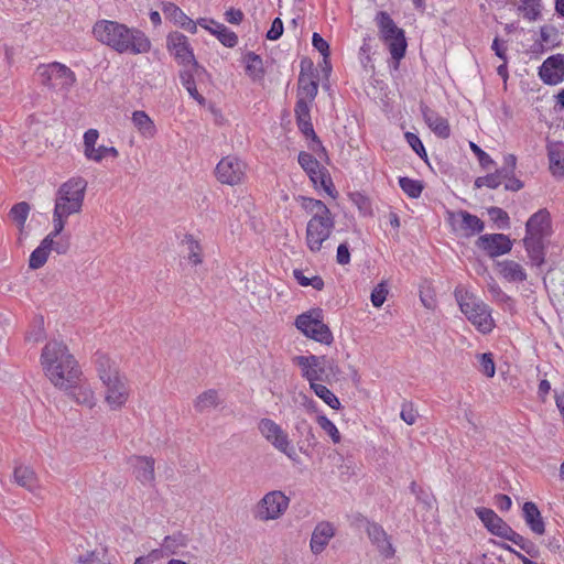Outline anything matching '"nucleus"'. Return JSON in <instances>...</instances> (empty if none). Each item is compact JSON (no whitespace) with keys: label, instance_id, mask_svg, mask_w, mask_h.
Returning a JSON list of instances; mask_svg holds the SVG:
<instances>
[{"label":"nucleus","instance_id":"obj_39","mask_svg":"<svg viewBox=\"0 0 564 564\" xmlns=\"http://www.w3.org/2000/svg\"><path fill=\"white\" fill-rule=\"evenodd\" d=\"M183 243L187 245L188 248V261L194 265L202 263V247L198 240L193 235L186 234Z\"/></svg>","mask_w":564,"mask_h":564},{"label":"nucleus","instance_id":"obj_50","mask_svg":"<svg viewBox=\"0 0 564 564\" xmlns=\"http://www.w3.org/2000/svg\"><path fill=\"white\" fill-rule=\"evenodd\" d=\"M517 164V158L513 154L503 156V164L496 171V174H487L486 176H513Z\"/></svg>","mask_w":564,"mask_h":564},{"label":"nucleus","instance_id":"obj_34","mask_svg":"<svg viewBox=\"0 0 564 564\" xmlns=\"http://www.w3.org/2000/svg\"><path fill=\"white\" fill-rule=\"evenodd\" d=\"M351 203L358 208L364 217H371L373 215L372 202L369 196L364 192L354 191L348 193Z\"/></svg>","mask_w":564,"mask_h":564},{"label":"nucleus","instance_id":"obj_22","mask_svg":"<svg viewBox=\"0 0 564 564\" xmlns=\"http://www.w3.org/2000/svg\"><path fill=\"white\" fill-rule=\"evenodd\" d=\"M522 516L530 530L541 535L545 532V524L538 506L533 501H527L522 507Z\"/></svg>","mask_w":564,"mask_h":564},{"label":"nucleus","instance_id":"obj_62","mask_svg":"<svg viewBox=\"0 0 564 564\" xmlns=\"http://www.w3.org/2000/svg\"><path fill=\"white\" fill-rule=\"evenodd\" d=\"M400 416L406 424L413 425L416 422L417 412L412 403H403Z\"/></svg>","mask_w":564,"mask_h":564},{"label":"nucleus","instance_id":"obj_26","mask_svg":"<svg viewBox=\"0 0 564 564\" xmlns=\"http://www.w3.org/2000/svg\"><path fill=\"white\" fill-rule=\"evenodd\" d=\"M319 377H312L311 378H304L308 381L310 388L313 390V392L322 399L329 408L334 410L340 409V401L339 399L325 386L319 383Z\"/></svg>","mask_w":564,"mask_h":564},{"label":"nucleus","instance_id":"obj_57","mask_svg":"<svg viewBox=\"0 0 564 564\" xmlns=\"http://www.w3.org/2000/svg\"><path fill=\"white\" fill-rule=\"evenodd\" d=\"M296 121L311 119L310 106L304 97H299L294 108Z\"/></svg>","mask_w":564,"mask_h":564},{"label":"nucleus","instance_id":"obj_42","mask_svg":"<svg viewBox=\"0 0 564 564\" xmlns=\"http://www.w3.org/2000/svg\"><path fill=\"white\" fill-rule=\"evenodd\" d=\"M182 85L185 87L192 98L198 101L199 105H205V98L197 91L194 76L191 72L183 70L180 74Z\"/></svg>","mask_w":564,"mask_h":564},{"label":"nucleus","instance_id":"obj_13","mask_svg":"<svg viewBox=\"0 0 564 564\" xmlns=\"http://www.w3.org/2000/svg\"><path fill=\"white\" fill-rule=\"evenodd\" d=\"M167 47L174 54L175 58L183 65L192 64L195 69L200 68L195 59L187 37L180 32H173L167 36Z\"/></svg>","mask_w":564,"mask_h":564},{"label":"nucleus","instance_id":"obj_37","mask_svg":"<svg viewBox=\"0 0 564 564\" xmlns=\"http://www.w3.org/2000/svg\"><path fill=\"white\" fill-rule=\"evenodd\" d=\"M278 451L285 454L291 460L297 462L299 456L294 449V447L291 445V442L289 440L288 434L282 431L279 436L274 437L272 442H270Z\"/></svg>","mask_w":564,"mask_h":564},{"label":"nucleus","instance_id":"obj_7","mask_svg":"<svg viewBox=\"0 0 564 564\" xmlns=\"http://www.w3.org/2000/svg\"><path fill=\"white\" fill-rule=\"evenodd\" d=\"M87 182L85 178H68L63 183L55 198L54 208L65 212L66 214H77L82 210Z\"/></svg>","mask_w":564,"mask_h":564},{"label":"nucleus","instance_id":"obj_40","mask_svg":"<svg viewBox=\"0 0 564 564\" xmlns=\"http://www.w3.org/2000/svg\"><path fill=\"white\" fill-rule=\"evenodd\" d=\"M44 240H51L50 251H54L59 256L67 254L70 250V234H64L57 237H45Z\"/></svg>","mask_w":564,"mask_h":564},{"label":"nucleus","instance_id":"obj_11","mask_svg":"<svg viewBox=\"0 0 564 564\" xmlns=\"http://www.w3.org/2000/svg\"><path fill=\"white\" fill-rule=\"evenodd\" d=\"M447 223L453 231H462L466 237L480 234L485 229V223L467 210H447Z\"/></svg>","mask_w":564,"mask_h":564},{"label":"nucleus","instance_id":"obj_49","mask_svg":"<svg viewBox=\"0 0 564 564\" xmlns=\"http://www.w3.org/2000/svg\"><path fill=\"white\" fill-rule=\"evenodd\" d=\"M118 156V151L113 147L99 145L95 147V152L91 155H86L87 159L94 160L96 162H101L107 159H116Z\"/></svg>","mask_w":564,"mask_h":564},{"label":"nucleus","instance_id":"obj_20","mask_svg":"<svg viewBox=\"0 0 564 564\" xmlns=\"http://www.w3.org/2000/svg\"><path fill=\"white\" fill-rule=\"evenodd\" d=\"M334 534V527L329 522L318 523L311 536L310 546L312 552L314 554L322 553Z\"/></svg>","mask_w":564,"mask_h":564},{"label":"nucleus","instance_id":"obj_15","mask_svg":"<svg viewBox=\"0 0 564 564\" xmlns=\"http://www.w3.org/2000/svg\"><path fill=\"white\" fill-rule=\"evenodd\" d=\"M475 513L491 534L497 535L501 539H505L512 529L492 509L479 507L475 509Z\"/></svg>","mask_w":564,"mask_h":564},{"label":"nucleus","instance_id":"obj_51","mask_svg":"<svg viewBox=\"0 0 564 564\" xmlns=\"http://www.w3.org/2000/svg\"><path fill=\"white\" fill-rule=\"evenodd\" d=\"M304 200H305V204H304L305 209L311 213L315 212L314 215L321 214L324 217L333 216L329 208L325 205L324 202H322L319 199H315V198H304Z\"/></svg>","mask_w":564,"mask_h":564},{"label":"nucleus","instance_id":"obj_41","mask_svg":"<svg viewBox=\"0 0 564 564\" xmlns=\"http://www.w3.org/2000/svg\"><path fill=\"white\" fill-rule=\"evenodd\" d=\"M261 435L268 441L272 440L283 431L282 427L271 419H261L258 424Z\"/></svg>","mask_w":564,"mask_h":564},{"label":"nucleus","instance_id":"obj_29","mask_svg":"<svg viewBox=\"0 0 564 564\" xmlns=\"http://www.w3.org/2000/svg\"><path fill=\"white\" fill-rule=\"evenodd\" d=\"M210 24L213 25L210 33L215 35L223 45L226 47H235L237 45L238 36L234 31L214 20L210 21Z\"/></svg>","mask_w":564,"mask_h":564},{"label":"nucleus","instance_id":"obj_17","mask_svg":"<svg viewBox=\"0 0 564 564\" xmlns=\"http://www.w3.org/2000/svg\"><path fill=\"white\" fill-rule=\"evenodd\" d=\"M102 383L106 387L105 400L110 409L118 410L124 405L129 393L123 379L118 376L111 378L109 381H104Z\"/></svg>","mask_w":564,"mask_h":564},{"label":"nucleus","instance_id":"obj_2","mask_svg":"<svg viewBox=\"0 0 564 564\" xmlns=\"http://www.w3.org/2000/svg\"><path fill=\"white\" fill-rule=\"evenodd\" d=\"M93 34L97 41L120 54L138 55L151 50V42L144 32L117 21H97L93 28Z\"/></svg>","mask_w":564,"mask_h":564},{"label":"nucleus","instance_id":"obj_54","mask_svg":"<svg viewBox=\"0 0 564 564\" xmlns=\"http://www.w3.org/2000/svg\"><path fill=\"white\" fill-rule=\"evenodd\" d=\"M99 138V132L96 129H89L84 133V153L91 155L95 152V147Z\"/></svg>","mask_w":564,"mask_h":564},{"label":"nucleus","instance_id":"obj_32","mask_svg":"<svg viewBox=\"0 0 564 564\" xmlns=\"http://www.w3.org/2000/svg\"><path fill=\"white\" fill-rule=\"evenodd\" d=\"M318 93V83L312 75L301 73L299 76V97H307L314 100Z\"/></svg>","mask_w":564,"mask_h":564},{"label":"nucleus","instance_id":"obj_60","mask_svg":"<svg viewBox=\"0 0 564 564\" xmlns=\"http://www.w3.org/2000/svg\"><path fill=\"white\" fill-rule=\"evenodd\" d=\"M312 44L323 55L324 62L327 63V58L329 56L328 43L318 33L315 32L312 36Z\"/></svg>","mask_w":564,"mask_h":564},{"label":"nucleus","instance_id":"obj_24","mask_svg":"<svg viewBox=\"0 0 564 564\" xmlns=\"http://www.w3.org/2000/svg\"><path fill=\"white\" fill-rule=\"evenodd\" d=\"M247 173V164L236 156H226L216 166L217 176H243Z\"/></svg>","mask_w":564,"mask_h":564},{"label":"nucleus","instance_id":"obj_61","mask_svg":"<svg viewBox=\"0 0 564 564\" xmlns=\"http://www.w3.org/2000/svg\"><path fill=\"white\" fill-rule=\"evenodd\" d=\"M470 149L476 154L480 165L484 169H489L491 165H494V161L491 160V158L476 143L470 142Z\"/></svg>","mask_w":564,"mask_h":564},{"label":"nucleus","instance_id":"obj_33","mask_svg":"<svg viewBox=\"0 0 564 564\" xmlns=\"http://www.w3.org/2000/svg\"><path fill=\"white\" fill-rule=\"evenodd\" d=\"M51 240H42L40 246L34 249L29 259V267L33 270L42 268L50 254Z\"/></svg>","mask_w":564,"mask_h":564},{"label":"nucleus","instance_id":"obj_14","mask_svg":"<svg viewBox=\"0 0 564 564\" xmlns=\"http://www.w3.org/2000/svg\"><path fill=\"white\" fill-rule=\"evenodd\" d=\"M539 76L546 85H557L564 80V55L547 57L539 67Z\"/></svg>","mask_w":564,"mask_h":564},{"label":"nucleus","instance_id":"obj_43","mask_svg":"<svg viewBox=\"0 0 564 564\" xmlns=\"http://www.w3.org/2000/svg\"><path fill=\"white\" fill-rule=\"evenodd\" d=\"M30 209V205L26 202L17 203L10 209L9 217L15 221L18 226L23 227L28 219Z\"/></svg>","mask_w":564,"mask_h":564},{"label":"nucleus","instance_id":"obj_5","mask_svg":"<svg viewBox=\"0 0 564 564\" xmlns=\"http://www.w3.org/2000/svg\"><path fill=\"white\" fill-rule=\"evenodd\" d=\"M323 319V310L315 307L297 315L294 324L305 337L329 346L334 341V336Z\"/></svg>","mask_w":564,"mask_h":564},{"label":"nucleus","instance_id":"obj_64","mask_svg":"<svg viewBox=\"0 0 564 564\" xmlns=\"http://www.w3.org/2000/svg\"><path fill=\"white\" fill-rule=\"evenodd\" d=\"M336 261L341 265L348 264L350 262V251L349 245L347 242H341L337 247Z\"/></svg>","mask_w":564,"mask_h":564},{"label":"nucleus","instance_id":"obj_35","mask_svg":"<svg viewBox=\"0 0 564 564\" xmlns=\"http://www.w3.org/2000/svg\"><path fill=\"white\" fill-rule=\"evenodd\" d=\"M219 404L218 392L215 389H209L200 393L195 402L194 408L197 412L203 413L207 409L216 408Z\"/></svg>","mask_w":564,"mask_h":564},{"label":"nucleus","instance_id":"obj_47","mask_svg":"<svg viewBox=\"0 0 564 564\" xmlns=\"http://www.w3.org/2000/svg\"><path fill=\"white\" fill-rule=\"evenodd\" d=\"M488 215L499 229H507L510 227L509 215L502 208L496 206L490 207L488 208Z\"/></svg>","mask_w":564,"mask_h":564},{"label":"nucleus","instance_id":"obj_27","mask_svg":"<svg viewBox=\"0 0 564 564\" xmlns=\"http://www.w3.org/2000/svg\"><path fill=\"white\" fill-rule=\"evenodd\" d=\"M95 365L98 371V376L102 382L109 381L111 378L120 376L118 369L115 367V364L105 354L97 352L95 355Z\"/></svg>","mask_w":564,"mask_h":564},{"label":"nucleus","instance_id":"obj_31","mask_svg":"<svg viewBox=\"0 0 564 564\" xmlns=\"http://www.w3.org/2000/svg\"><path fill=\"white\" fill-rule=\"evenodd\" d=\"M14 479L21 487L33 491L37 487V478L32 468L28 466H18L14 469Z\"/></svg>","mask_w":564,"mask_h":564},{"label":"nucleus","instance_id":"obj_45","mask_svg":"<svg viewBox=\"0 0 564 564\" xmlns=\"http://www.w3.org/2000/svg\"><path fill=\"white\" fill-rule=\"evenodd\" d=\"M293 275L301 286H312L315 290L321 291L325 285L322 276L314 275L312 278H307L304 275L303 271L299 269L293 271Z\"/></svg>","mask_w":564,"mask_h":564},{"label":"nucleus","instance_id":"obj_18","mask_svg":"<svg viewBox=\"0 0 564 564\" xmlns=\"http://www.w3.org/2000/svg\"><path fill=\"white\" fill-rule=\"evenodd\" d=\"M420 109L425 123L437 137L443 139L449 137L451 128L445 118L424 104L420 105Z\"/></svg>","mask_w":564,"mask_h":564},{"label":"nucleus","instance_id":"obj_6","mask_svg":"<svg viewBox=\"0 0 564 564\" xmlns=\"http://www.w3.org/2000/svg\"><path fill=\"white\" fill-rule=\"evenodd\" d=\"M376 20L379 26L381 39L387 44L391 57L394 61V69H397L399 67L400 61L405 55L408 46L404 31L398 28L391 17L384 11H380L377 14Z\"/></svg>","mask_w":564,"mask_h":564},{"label":"nucleus","instance_id":"obj_10","mask_svg":"<svg viewBox=\"0 0 564 564\" xmlns=\"http://www.w3.org/2000/svg\"><path fill=\"white\" fill-rule=\"evenodd\" d=\"M290 498L281 490H273L263 496L258 503V517L261 520L279 519L289 508Z\"/></svg>","mask_w":564,"mask_h":564},{"label":"nucleus","instance_id":"obj_48","mask_svg":"<svg viewBox=\"0 0 564 564\" xmlns=\"http://www.w3.org/2000/svg\"><path fill=\"white\" fill-rule=\"evenodd\" d=\"M163 13L177 25H184L188 18L176 4L169 2L163 6Z\"/></svg>","mask_w":564,"mask_h":564},{"label":"nucleus","instance_id":"obj_63","mask_svg":"<svg viewBox=\"0 0 564 564\" xmlns=\"http://www.w3.org/2000/svg\"><path fill=\"white\" fill-rule=\"evenodd\" d=\"M283 22L280 18H275L272 21L271 28L267 32V39L270 41L279 40L283 34Z\"/></svg>","mask_w":564,"mask_h":564},{"label":"nucleus","instance_id":"obj_58","mask_svg":"<svg viewBox=\"0 0 564 564\" xmlns=\"http://www.w3.org/2000/svg\"><path fill=\"white\" fill-rule=\"evenodd\" d=\"M404 137H405L406 142L409 143V145L413 149V151L419 156L426 158V151L424 149V145H423L422 141L420 140V138L415 133L406 132L404 134Z\"/></svg>","mask_w":564,"mask_h":564},{"label":"nucleus","instance_id":"obj_12","mask_svg":"<svg viewBox=\"0 0 564 564\" xmlns=\"http://www.w3.org/2000/svg\"><path fill=\"white\" fill-rule=\"evenodd\" d=\"M476 247L491 259L507 254L511 251L513 242L505 234H485L478 237Z\"/></svg>","mask_w":564,"mask_h":564},{"label":"nucleus","instance_id":"obj_55","mask_svg":"<svg viewBox=\"0 0 564 564\" xmlns=\"http://www.w3.org/2000/svg\"><path fill=\"white\" fill-rule=\"evenodd\" d=\"M388 289L386 283H379L371 292L370 300L375 307H380L386 302Z\"/></svg>","mask_w":564,"mask_h":564},{"label":"nucleus","instance_id":"obj_36","mask_svg":"<svg viewBox=\"0 0 564 564\" xmlns=\"http://www.w3.org/2000/svg\"><path fill=\"white\" fill-rule=\"evenodd\" d=\"M518 10L529 21H536L541 17V0H520Z\"/></svg>","mask_w":564,"mask_h":564},{"label":"nucleus","instance_id":"obj_16","mask_svg":"<svg viewBox=\"0 0 564 564\" xmlns=\"http://www.w3.org/2000/svg\"><path fill=\"white\" fill-rule=\"evenodd\" d=\"M552 234L551 214L546 208H541L530 216L525 224V236L549 237Z\"/></svg>","mask_w":564,"mask_h":564},{"label":"nucleus","instance_id":"obj_9","mask_svg":"<svg viewBox=\"0 0 564 564\" xmlns=\"http://www.w3.org/2000/svg\"><path fill=\"white\" fill-rule=\"evenodd\" d=\"M335 227L334 216L313 215L306 225V246L312 252L321 251Z\"/></svg>","mask_w":564,"mask_h":564},{"label":"nucleus","instance_id":"obj_53","mask_svg":"<svg viewBox=\"0 0 564 564\" xmlns=\"http://www.w3.org/2000/svg\"><path fill=\"white\" fill-rule=\"evenodd\" d=\"M480 371L488 378H492L496 373V365L492 354L484 352L479 356Z\"/></svg>","mask_w":564,"mask_h":564},{"label":"nucleus","instance_id":"obj_4","mask_svg":"<svg viewBox=\"0 0 564 564\" xmlns=\"http://www.w3.org/2000/svg\"><path fill=\"white\" fill-rule=\"evenodd\" d=\"M455 296L462 313L482 334H489L495 327L491 310L481 300L468 291L456 290Z\"/></svg>","mask_w":564,"mask_h":564},{"label":"nucleus","instance_id":"obj_1","mask_svg":"<svg viewBox=\"0 0 564 564\" xmlns=\"http://www.w3.org/2000/svg\"><path fill=\"white\" fill-rule=\"evenodd\" d=\"M41 364L51 382L73 395L78 403L90 404L91 393L77 386L80 370L67 346L61 341L47 343L41 354Z\"/></svg>","mask_w":564,"mask_h":564},{"label":"nucleus","instance_id":"obj_28","mask_svg":"<svg viewBox=\"0 0 564 564\" xmlns=\"http://www.w3.org/2000/svg\"><path fill=\"white\" fill-rule=\"evenodd\" d=\"M133 126L138 129L144 138H153L156 133V128L153 120L142 110H135L132 113Z\"/></svg>","mask_w":564,"mask_h":564},{"label":"nucleus","instance_id":"obj_30","mask_svg":"<svg viewBox=\"0 0 564 564\" xmlns=\"http://www.w3.org/2000/svg\"><path fill=\"white\" fill-rule=\"evenodd\" d=\"M243 62L246 64V73L252 79H261L264 76L263 61L258 54L254 52L246 53Z\"/></svg>","mask_w":564,"mask_h":564},{"label":"nucleus","instance_id":"obj_59","mask_svg":"<svg viewBox=\"0 0 564 564\" xmlns=\"http://www.w3.org/2000/svg\"><path fill=\"white\" fill-rule=\"evenodd\" d=\"M541 40L543 43L555 45L558 39V31L555 26L544 25L540 29Z\"/></svg>","mask_w":564,"mask_h":564},{"label":"nucleus","instance_id":"obj_52","mask_svg":"<svg viewBox=\"0 0 564 564\" xmlns=\"http://www.w3.org/2000/svg\"><path fill=\"white\" fill-rule=\"evenodd\" d=\"M299 163L303 167V170L312 176V174L316 173V170L319 166L318 161L310 153L302 152L299 155Z\"/></svg>","mask_w":564,"mask_h":564},{"label":"nucleus","instance_id":"obj_8","mask_svg":"<svg viewBox=\"0 0 564 564\" xmlns=\"http://www.w3.org/2000/svg\"><path fill=\"white\" fill-rule=\"evenodd\" d=\"M36 74L42 85L55 91L67 93L75 83L74 73L65 65L56 62L40 66Z\"/></svg>","mask_w":564,"mask_h":564},{"label":"nucleus","instance_id":"obj_25","mask_svg":"<svg viewBox=\"0 0 564 564\" xmlns=\"http://www.w3.org/2000/svg\"><path fill=\"white\" fill-rule=\"evenodd\" d=\"M499 274L509 282H523L528 275L521 264L513 260L496 262Z\"/></svg>","mask_w":564,"mask_h":564},{"label":"nucleus","instance_id":"obj_23","mask_svg":"<svg viewBox=\"0 0 564 564\" xmlns=\"http://www.w3.org/2000/svg\"><path fill=\"white\" fill-rule=\"evenodd\" d=\"M131 464L134 468L135 478L140 482L148 484L154 480V458L148 456H134L131 458Z\"/></svg>","mask_w":564,"mask_h":564},{"label":"nucleus","instance_id":"obj_38","mask_svg":"<svg viewBox=\"0 0 564 564\" xmlns=\"http://www.w3.org/2000/svg\"><path fill=\"white\" fill-rule=\"evenodd\" d=\"M398 180H399L400 187L410 198H419L422 194V191L425 187L424 183L416 178H398Z\"/></svg>","mask_w":564,"mask_h":564},{"label":"nucleus","instance_id":"obj_3","mask_svg":"<svg viewBox=\"0 0 564 564\" xmlns=\"http://www.w3.org/2000/svg\"><path fill=\"white\" fill-rule=\"evenodd\" d=\"M292 362L301 369L302 378H311L316 376L319 377L321 382L330 384L333 381H337L341 373V370L334 358L327 356H294Z\"/></svg>","mask_w":564,"mask_h":564},{"label":"nucleus","instance_id":"obj_19","mask_svg":"<svg viewBox=\"0 0 564 564\" xmlns=\"http://www.w3.org/2000/svg\"><path fill=\"white\" fill-rule=\"evenodd\" d=\"M367 534L384 557L390 558L394 555V549L388 534L380 524L367 521Z\"/></svg>","mask_w":564,"mask_h":564},{"label":"nucleus","instance_id":"obj_56","mask_svg":"<svg viewBox=\"0 0 564 564\" xmlns=\"http://www.w3.org/2000/svg\"><path fill=\"white\" fill-rule=\"evenodd\" d=\"M186 545V539L182 533L167 535L164 539L163 546L171 553H175V550L180 546Z\"/></svg>","mask_w":564,"mask_h":564},{"label":"nucleus","instance_id":"obj_21","mask_svg":"<svg viewBox=\"0 0 564 564\" xmlns=\"http://www.w3.org/2000/svg\"><path fill=\"white\" fill-rule=\"evenodd\" d=\"M544 237L524 236L523 245L532 265L541 267L545 262Z\"/></svg>","mask_w":564,"mask_h":564},{"label":"nucleus","instance_id":"obj_44","mask_svg":"<svg viewBox=\"0 0 564 564\" xmlns=\"http://www.w3.org/2000/svg\"><path fill=\"white\" fill-rule=\"evenodd\" d=\"M70 214H66L63 210L54 208L53 210V230L46 237H57L64 235V229L67 223V218Z\"/></svg>","mask_w":564,"mask_h":564},{"label":"nucleus","instance_id":"obj_46","mask_svg":"<svg viewBox=\"0 0 564 564\" xmlns=\"http://www.w3.org/2000/svg\"><path fill=\"white\" fill-rule=\"evenodd\" d=\"M316 421L321 429L329 435L334 444H338L340 442L341 436L338 429L326 415H318Z\"/></svg>","mask_w":564,"mask_h":564}]
</instances>
